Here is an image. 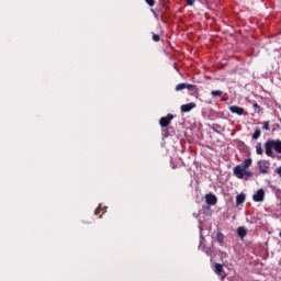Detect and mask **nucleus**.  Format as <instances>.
<instances>
[{"label": "nucleus", "instance_id": "412c9836", "mask_svg": "<svg viewBox=\"0 0 281 281\" xmlns=\"http://www.w3.org/2000/svg\"><path fill=\"white\" fill-rule=\"evenodd\" d=\"M262 127L265 131H269V122H265Z\"/></svg>", "mask_w": 281, "mask_h": 281}, {"label": "nucleus", "instance_id": "20e7f679", "mask_svg": "<svg viewBox=\"0 0 281 281\" xmlns=\"http://www.w3.org/2000/svg\"><path fill=\"white\" fill-rule=\"evenodd\" d=\"M252 201L255 203H261V201H265V189H259L254 195Z\"/></svg>", "mask_w": 281, "mask_h": 281}, {"label": "nucleus", "instance_id": "1a4fd4ad", "mask_svg": "<svg viewBox=\"0 0 281 281\" xmlns=\"http://www.w3.org/2000/svg\"><path fill=\"white\" fill-rule=\"evenodd\" d=\"M231 113H234L235 115H244L245 109L237 106V105H231L229 106Z\"/></svg>", "mask_w": 281, "mask_h": 281}, {"label": "nucleus", "instance_id": "5701e85b", "mask_svg": "<svg viewBox=\"0 0 281 281\" xmlns=\"http://www.w3.org/2000/svg\"><path fill=\"white\" fill-rule=\"evenodd\" d=\"M254 109H260V105H258V103H255Z\"/></svg>", "mask_w": 281, "mask_h": 281}, {"label": "nucleus", "instance_id": "b1692460", "mask_svg": "<svg viewBox=\"0 0 281 281\" xmlns=\"http://www.w3.org/2000/svg\"><path fill=\"white\" fill-rule=\"evenodd\" d=\"M222 258H227V254H226V252H223V254H222Z\"/></svg>", "mask_w": 281, "mask_h": 281}, {"label": "nucleus", "instance_id": "f3484780", "mask_svg": "<svg viewBox=\"0 0 281 281\" xmlns=\"http://www.w3.org/2000/svg\"><path fill=\"white\" fill-rule=\"evenodd\" d=\"M260 135H261L260 130H256V131L254 132V134H252V139H258V137H260Z\"/></svg>", "mask_w": 281, "mask_h": 281}, {"label": "nucleus", "instance_id": "6e6552de", "mask_svg": "<svg viewBox=\"0 0 281 281\" xmlns=\"http://www.w3.org/2000/svg\"><path fill=\"white\" fill-rule=\"evenodd\" d=\"M192 109H196V103L191 102L188 104H183V105H181L180 111L182 113H190V111H192Z\"/></svg>", "mask_w": 281, "mask_h": 281}, {"label": "nucleus", "instance_id": "393cba45", "mask_svg": "<svg viewBox=\"0 0 281 281\" xmlns=\"http://www.w3.org/2000/svg\"><path fill=\"white\" fill-rule=\"evenodd\" d=\"M94 214H98V210H97V211H94Z\"/></svg>", "mask_w": 281, "mask_h": 281}, {"label": "nucleus", "instance_id": "9b49d317", "mask_svg": "<svg viewBox=\"0 0 281 281\" xmlns=\"http://www.w3.org/2000/svg\"><path fill=\"white\" fill-rule=\"evenodd\" d=\"M252 160L250 158L244 160L240 165H238L239 167L249 170L250 166H251Z\"/></svg>", "mask_w": 281, "mask_h": 281}, {"label": "nucleus", "instance_id": "0eeeda50", "mask_svg": "<svg viewBox=\"0 0 281 281\" xmlns=\"http://www.w3.org/2000/svg\"><path fill=\"white\" fill-rule=\"evenodd\" d=\"M214 273H216V276H220V278H225V276H227V273H225V270H223V265L221 263H215Z\"/></svg>", "mask_w": 281, "mask_h": 281}, {"label": "nucleus", "instance_id": "2eb2a0df", "mask_svg": "<svg viewBox=\"0 0 281 281\" xmlns=\"http://www.w3.org/2000/svg\"><path fill=\"white\" fill-rule=\"evenodd\" d=\"M225 240V236L223 235V233H217V243H220V245H223Z\"/></svg>", "mask_w": 281, "mask_h": 281}, {"label": "nucleus", "instance_id": "f257e3e1", "mask_svg": "<svg viewBox=\"0 0 281 281\" xmlns=\"http://www.w3.org/2000/svg\"><path fill=\"white\" fill-rule=\"evenodd\" d=\"M265 150H266V155L267 157H272V159H274L276 154L273 153V150H276V153H278L279 155H281V140L280 139H271L265 143Z\"/></svg>", "mask_w": 281, "mask_h": 281}, {"label": "nucleus", "instance_id": "6ab92c4d", "mask_svg": "<svg viewBox=\"0 0 281 281\" xmlns=\"http://www.w3.org/2000/svg\"><path fill=\"white\" fill-rule=\"evenodd\" d=\"M153 41H155V43H159V35L158 34H154L153 35Z\"/></svg>", "mask_w": 281, "mask_h": 281}, {"label": "nucleus", "instance_id": "ddd939ff", "mask_svg": "<svg viewBox=\"0 0 281 281\" xmlns=\"http://www.w3.org/2000/svg\"><path fill=\"white\" fill-rule=\"evenodd\" d=\"M256 153L257 155H262V153H265V150L262 149V143L256 144Z\"/></svg>", "mask_w": 281, "mask_h": 281}, {"label": "nucleus", "instance_id": "7ed1b4c3", "mask_svg": "<svg viewBox=\"0 0 281 281\" xmlns=\"http://www.w3.org/2000/svg\"><path fill=\"white\" fill-rule=\"evenodd\" d=\"M258 167L260 172H262V175H267V172H269V168H271V162L267 160H259Z\"/></svg>", "mask_w": 281, "mask_h": 281}, {"label": "nucleus", "instance_id": "423d86ee", "mask_svg": "<svg viewBox=\"0 0 281 281\" xmlns=\"http://www.w3.org/2000/svg\"><path fill=\"white\" fill-rule=\"evenodd\" d=\"M218 199H216V195L209 193L205 195V202L206 205H216Z\"/></svg>", "mask_w": 281, "mask_h": 281}, {"label": "nucleus", "instance_id": "a211bd4d", "mask_svg": "<svg viewBox=\"0 0 281 281\" xmlns=\"http://www.w3.org/2000/svg\"><path fill=\"white\" fill-rule=\"evenodd\" d=\"M183 89H186V83H179L176 86V91H183Z\"/></svg>", "mask_w": 281, "mask_h": 281}, {"label": "nucleus", "instance_id": "dca6fc26", "mask_svg": "<svg viewBox=\"0 0 281 281\" xmlns=\"http://www.w3.org/2000/svg\"><path fill=\"white\" fill-rule=\"evenodd\" d=\"M211 94H212L213 97H221V95H223V91H221V90H214V91L211 92Z\"/></svg>", "mask_w": 281, "mask_h": 281}, {"label": "nucleus", "instance_id": "aec40b11", "mask_svg": "<svg viewBox=\"0 0 281 281\" xmlns=\"http://www.w3.org/2000/svg\"><path fill=\"white\" fill-rule=\"evenodd\" d=\"M148 5L153 7L155 5V0H145Z\"/></svg>", "mask_w": 281, "mask_h": 281}, {"label": "nucleus", "instance_id": "a878e982", "mask_svg": "<svg viewBox=\"0 0 281 281\" xmlns=\"http://www.w3.org/2000/svg\"><path fill=\"white\" fill-rule=\"evenodd\" d=\"M279 236H280V238H281V232L279 233Z\"/></svg>", "mask_w": 281, "mask_h": 281}, {"label": "nucleus", "instance_id": "4468645a", "mask_svg": "<svg viewBox=\"0 0 281 281\" xmlns=\"http://www.w3.org/2000/svg\"><path fill=\"white\" fill-rule=\"evenodd\" d=\"M184 89H188L189 91H196V86L184 83Z\"/></svg>", "mask_w": 281, "mask_h": 281}, {"label": "nucleus", "instance_id": "39448f33", "mask_svg": "<svg viewBox=\"0 0 281 281\" xmlns=\"http://www.w3.org/2000/svg\"><path fill=\"white\" fill-rule=\"evenodd\" d=\"M175 120V115L168 114L167 116H164L160 119V126L166 127L170 125V122Z\"/></svg>", "mask_w": 281, "mask_h": 281}, {"label": "nucleus", "instance_id": "f03ea898", "mask_svg": "<svg viewBox=\"0 0 281 281\" xmlns=\"http://www.w3.org/2000/svg\"><path fill=\"white\" fill-rule=\"evenodd\" d=\"M234 175L235 177H237V179H251V177H254V172L240 167L239 165H237L234 168Z\"/></svg>", "mask_w": 281, "mask_h": 281}, {"label": "nucleus", "instance_id": "9d476101", "mask_svg": "<svg viewBox=\"0 0 281 281\" xmlns=\"http://www.w3.org/2000/svg\"><path fill=\"white\" fill-rule=\"evenodd\" d=\"M237 234L239 238H245L247 236V228L240 226L237 228Z\"/></svg>", "mask_w": 281, "mask_h": 281}, {"label": "nucleus", "instance_id": "4be33fe9", "mask_svg": "<svg viewBox=\"0 0 281 281\" xmlns=\"http://www.w3.org/2000/svg\"><path fill=\"white\" fill-rule=\"evenodd\" d=\"M188 5H194V0H186Z\"/></svg>", "mask_w": 281, "mask_h": 281}, {"label": "nucleus", "instance_id": "f8f14e48", "mask_svg": "<svg viewBox=\"0 0 281 281\" xmlns=\"http://www.w3.org/2000/svg\"><path fill=\"white\" fill-rule=\"evenodd\" d=\"M246 195L245 193H240L236 196V204L241 205V203H245Z\"/></svg>", "mask_w": 281, "mask_h": 281}]
</instances>
